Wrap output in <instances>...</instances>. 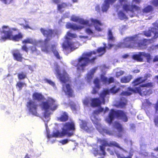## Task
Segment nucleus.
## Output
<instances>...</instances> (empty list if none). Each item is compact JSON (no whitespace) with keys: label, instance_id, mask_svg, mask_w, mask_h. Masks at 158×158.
Segmentation results:
<instances>
[{"label":"nucleus","instance_id":"obj_1","mask_svg":"<svg viewBox=\"0 0 158 158\" xmlns=\"http://www.w3.org/2000/svg\"><path fill=\"white\" fill-rule=\"evenodd\" d=\"M95 52H89L83 53L81 56L79 57L77 60H73L71 62V64L73 66L77 68L78 70H84L85 67L87 66L89 63L94 64L95 60L97 58V56H95L92 58L93 54H95Z\"/></svg>","mask_w":158,"mask_h":158},{"label":"nucleus","instance_id":"obj_2","mask_svg":"<svg viewBox=\"0 0 158 158\" xmlns=\"http://www.w3.org/2000/svg\"><path fill=\"white\" fill-rule=\"evenodd\" d=\"M1 33L3 34L0 38V41L3 42L8 40H12L15 41H19L23 38V34L19 32L17 34L13 36V31L8 26H3L2 27Z\"/></svg>","mask_w":158,"mask_h":158},{"label":"nucleus","instance_id":"obj_3","mask_svg":"<svg viewBox=\"0 0 158 158\" xmlns=\"http://www.w3.org/2000/svg\"><path fill=\"white\" fill-rule=\"evenodd\" d=\"M115 117L118 119H122L125 122L128 121V118L126 112L121 110L115 111L114 109H111L106 119V121L110 124Z\"/></svg>","mask_w":158,"mask_h":158},{"label":"nucleus","instance_id":"obj_4","mask_svg":"<svg viewBox=\"0 0 158 158\" xmlns=\"http://www.w3.org/2000/svg\"><path fill=\"white\" fill-rule=\"evenodd\" d=\"M40 106L42 109L45 110L44 116L45 118L48 117L50 116V114L47 111L48 109L54 111L58 107L57 105L55 103V101L50 98H49L46 101L42 102Z\"/></svg>","mask_w":158,"mask_h":158},{"label":"nucleus","instance_id":"obj_5","mask_svg":"<svg viewBox=\"0 0 158 158\" xmlns=\"http://www.w3.org/2000/svg\"><path fill=\"white\" fill-rule=\"evenodd\" d=\"M40 31L43 35L46 37L44 40V45L42 47V50L47 53H48L50 51V49L49 46L47 45V44L52 38L54 31L52 29H45L43 28L40 29Z\"/></svg>","mask_w":158,"mask_h":158},{"label":"nucleus","instance_id":"obj_6","mask_svg":"<svg viewBox=\"0 0 158 158\" xmlns=\"http://www.w3.org/2000/svg\"><path fill=\"white\" fill-rule=\"evenodd\" d=\"M61 134L62 135H67L68 137L73 136L76 130L73 122H67L62 124Z\"/></svg>","mask_w":158,"mask_h":158},{"label":"nucleus","instance_id":"obj_7","mask_svg":"<svg viewBox=\"0 0 158 158\" xmlns=\"http://www.w3.org/2000/svg\"><path fill=\"white\" fill-rule=\"evenodd\" d=\"M98 141L100 142L101 145L99 146L100 150L102 152V154L103 155H105L106 152H105V147L108 146L110 147H116L120 149L123 151H125L124 149L120 147L119 144L115 141H110L108 142L105 139H98Z\"/></svg>","mask_w":158,"mask_h":158},{"label":"nucleus","instance_id":"obj_8","mask_svg":"<svg viewBox=\"0 0 158 158\" xmlns=\"http://www.w3.org/2000/svg\"><path fill=\"white\" fill-rule=\"evenodd\" d=\"M132 58L133 59L138 62L143 61V58H146L147 61L150 63L152 60V56L151 54L144 52H139L137 54H134L132 55Z\"/></svg>","mask_w":158,"mask_h":158},{"label":"nucleus","instance_id":"obj_9","mask_svg":"<svg viewBox=\"0 0 158 158\" xmlns=\"http://www.w3.org/2000/svg\"><path fill=\"white\" fill-rule=\"evenodd\" d=\"M138 40L137 35L126 37L123 39L124 46L125 48H132L136 44Z\"/></svg>","mask_w":158,"mask_h":158},{"label":"nucleus","instance_id":"obj_10","mask_svg":"<svg viewBox=\"0 0 158 158\" xmlns=\"http://www.w3.org/2000/svg\"><path fill=\"white\" fill-rule=\"evenodd\" d=\"M155 27H151L148 30H145L143 32L144 35L146 37H150L152 36V33L154 34V36L152 39H156L158 38V23L156 21L152 24Z\"/></svg>","mask_w":158,"mask_h":158},{"label":"nucleus","instance_id":"obj_11","mask_svg":"<svg viewBox=\"0 0 158 158\" xmlns=\"http://www.w3.org/2000/svg\"><path fill=\"white\" fill-rule=\"evenodd\" d=\"M120 88L118 87L117 88L116 86L114 85L110 89H106L103 90L100 94V97L103 103L104 104H105V98L106 95L109 94L110 92L112 93L115 94L118 92L120 90Z\"/></svg>","mask_w":158,"mask_h":158},{"label":"nucleus","instance_id":"obj_12","mask_svg":"<svg viewBox=\"0 0 158 158\" xmlns=\"http://www.w3.org/2000/svg\"><path fill=\"white\" fill-rule=\"evenodd\" d=\"M55 70L56 76H58L61 82L65 83L69 81V75L66 71H64L62 73H60L58 65L56 67Z\"/></svg>","mask_w":158,"mask_h":158},{"label":"nucleus","instance_id":"obj_13","mask_svg":"<svg viewBox=\"0 0 158 158\" xmlns=\"http://www.w3.org/2000/svg\"><path fill=\"white\" fill-rule=\"evenodd\" d=\"M26 106L29 112L35 116L38 115L37 112L38 105L35 102L31 100H29L27 102Z\"/></svg>","mask_w":158,"mask_h":158},{"label":"nucleus","instance_id":"obj_14","mask_svg":"<svg viewBox=\"0 0 158 158\" xmlns=\"http://www.w3.org/2000/svg\"><path fill=\"white\" fill-rule=\"evenodd\" d=\"M123 9L127 12L129 11L132 13H134L135 11H138L140 10V7L138 6L127 4H125L123 5Z\"/></svg>","mask_w":158,"mask_h":158},{"label":"nucleus","instance_id":"obj_15","mask_svg":"<svg viewBox=\"0 0 158 158\" xmlns=\"http://www.w3.org/2000/svg\"><path fill=\"white\" fill-rule=\"evenodd\" d=\"M62 89L66 95L69 97H74L73 91L69 84L63 85Z\"/></svg>","mask_w":158,"mask_h":158},{"label":"nucleus","instance_id":"obj_16","mask_svg":"<svg viewBox=\"0 0 158 158\" xmlns=\"http://www.w3.org/2000/svg\"><path fill=\"white\" fill-rule=\"evenodd\" d=\"M67 39L66 43H64L62 44L63 48L65 50L68 49L69 48L71 51L76 49L74 45V43L69 38L66 37Z\"/></svg>","mask_w":158,"mask_h":158},{"label":"nucleus","instance_id":"obj_17","mask_svg":"<svg viewBox=\"0 0 158 158\" xmlns=\"http://www.w3.org/2000/svg\"><path fill=\"white\" fill-rule=\"evenodd\" d=\"M152 39H144L137 41L136 44L138 47L141 49H145L147 47V46L151 43Z\"/></svg>","mask_w":158,"mask_h":158},{"label":"nucleus","instance_id":"obj_18","mask_svg":"<svg viewBox=\"0 0 158 158\" xmlns=\"http://www.w3.org/2000/svg\"><path fill=\"white\" fill-rule=\"evenodd\" d=\"M12 53L14 60L19 62L22 61L23 59V54L20 53L19 50H14Z\"/></svg>","mask_w":158,"mask_h":158},{"label":"nucleus","instance_id":"obj_19","mask_svg":"<svg viewBox=\"0 0 158 158\" xmlns=\"http://www.w3.org/2000/svg\"><path fill=\"white\" fill-rule=\"evenodd\" d=\"M91 21L94 26L95 29L98 31H101L102 30V28L101 27L103 25L100 21L97 19H91Z\"/></svg>","mask_w":158,"mask_h":158},{"label":"nucleus","instance_id":"obj_20","mask_svg":"<svg viewBox=\"0 0 158 158\" xmlns=\"http://www.w3.org/2000/svg\"><path fill=\"white\" fill-rule=\"evenodd\" d=\"M116 0H105L102 7L103 12H106L110 7V4H113Z\"/></svg>","mask_w":158,"mask_h":158},{"label":"nucleus","instance_id":"obj_21","mask_svg":"<svg viewBox=\"0 0 158 158\" xmlns=\"http://www.w3.org/2000/svg\"><path fill=\"white\" fill-rule=\"evenodd\" d=\"M94 83L95 85L93 88L92 93L93 94H95L98 93L99 89L101 88V86L99 84V80L97 78L95 79Z\"/></svg>","mask_w":158,"mask_h":158},{"label":"nucleus","instance_id":"obj_22","mask_svg":"<svg viewBox=\"0 0 158 158\" xmlns=\"http://www.w3.org/2000/svg\"><path fill=\"white\" fill-rule=\"evenodd\" d=\"M148 74H146V78L145 79H143V77H140L134 79L132 82L133 86H135L139 84L144 82L147 79Z\"/></svg>","mask_w":158,"mask_h":158},{"label":"nucleus","instance_id":"obj_23","mask_svg":"<svg viewBox=\"0 0 158 158\" xmlns=\"http://www.w3.org/2000/svg\"><path fill=\"white\" fill-rule=\"evenodd\" d=\"M139 90L138 91V93L142 96H148L152 93V90L151 89L141 88L140 87H139Z\"/></svg>","mask_w":158,"mask_h":158},{"label":"nucleus","instance_id":"obj_24","mask_svg":"<svg viewBox=\"0 0 158 158\" xmlns=\"http://www.w3.org/2000/svg\"><path fill=\"white\" fill-rule=\"evenodd\" d=\"M66 27L68 29L71 28L73 30H81L84 28V26L77 25L70 23H68L66 25Z\"/></svg>","mask_w":158,"mask_h":158},{"label":"nucleus","instance_id":"obj_25","mask_svg":"<svg viewBox=\"0 0 158 158\" xmlns=\"http://www.w3.org/2000/svg\"><path fill=\"white\" fill-rule=\"evenodd\" d=\"M73 22H78L80 24L88 25L89 21L88 20H85L76 17H73L71 18Z\"/></svg>","mask_w":158,"mask_h":158},{"label":"nucleus","instance_id":"obj_26","mask_svg":"<svg viewBox=\"0 0 158 158\" xmlns=\"http://www.w3.org/2000/svg\"><path fill=\"white\" fill-rule=\"evenodd\" d=\"M90 119L97 129L101 127V124L99 123V119L96 115L92 114L90 116Z\"/></svg>","mask_w":158,"mask_h":158},{"label":"nucleus","instance_id":"obj_27","mask_svg":"<svg viewBox=\"0 0 158 158\" xmlns=\"http://www.w3.org/2000/svg\"><path fill=\"white\" fill-rule=\"evenodd\" d=\"M104 46L103 47H100L98 48L96 51H93L90 52H95L96 54L94 55H96L97 53H98L99 54L98 56H101L104 54L106 52V48H107V47L106 46V44H104Z\"/></svg>","mask_w":158,"mask_h":158},{"label":"nucleus","instance_id":"obj_28","mask_svg":"<svg viewBox=\"0 0 158 158\" xmlns=\"http://www.w3.org/2000/svg\"><path fill=\"white\" fill-rule=\"evenodd\" d=\"M56 45L55 44L51 45V49L56 58L60 60L62 57L60 56L58 51L56 49Z\"/></svg>","mask_w":158,"mask_h":158},{"label":"nucleus","instance_id":"obj_29","mask_svg":"<svg viewBox=\"0 0 158 158\" xmlns=\"http://www.w3.org/2000/svg\"><path fill=\"white\" fill-rule=\"evenodd\" d=\"M91 105L93 107H95L100 105L101 101L98 98H94L91 100Z\"/></svg>","mask_w":158,"mask_h":158},{"label":"nucleus","instance_id":"obj_30","mask_svg":"<svg viewBox=\"0 0 158 158\" xmlns=\"http://www.w3.org/2000/svg\"><path fill=\"white\" fill-rule=\"evenodd\" d=\"M133 76L131 75H128L121 77L120 81L122 83H129L132 79Z\"/></svg>","mask_w":158,"mask_h":158},{"label":"nucleus","instance_id":"obj_31","mask_svg":"<svg viewBox=\"0 0 158 158\" xmlns=\"http://www.w3.org/2000/svg\"><path fill=\"white\" fill-rule=\"evenodd\" d=\"M69 116L67 113L66 112H63L60 116L58 118V119L60 122H65L68 120Z\"/></svg>","mask_w":158,"mask_h":158},{"label":"nucleus","instance_id":"obj_32","mask_svg":"<svg viewBox=\"0 0 158 158\" xmlns=\"http://www.w3.org/2000/svg\"><path fill=\"white\" fill-rule=\"evenodd\" d=\"M32 98L34 100L40 101L44 99V96L40 93L35 92L32 94Z\"/></svg>","mask_w":158,"mask_h":158},{"label":"nucleus","instance_id":"obj_33","mask_svg":"<svg viewBox=\"0 0 158 158\" xmlns=\"http://www.w3.org/2000/svg\"><path fill=\"white\" fill-rule=\"evenodd\" d=\"M107 40L108 41L114 42L115 40V38L113 35L111 29H109L107 33Z\"/></svg>","mask_w":158,"mask_h":158},{"label":"nucleus","instance_id":"obj_34","mask_svg":"<svg viewBox=\"0 0 158 158\" xmlns=\"http://www.w3.org/2000/svg\"><path fill=\"white\" fill-rule=\"evenodd\" d=\"M96 69V68H93L90 71V73L87 74V80L88 81H89L91 80Z\"/></svg>","mask_w":158,"mask_h":158},{"label":"nucleus","instance_id":"obj_35","mask_svg":"<svg viewBox=\"0 0 158 158\" xmlns=\"http://www.w3.org/2000/svg\"><path fill=\"white\" fill-rule=\"evenodd\" d=\"M17 76L19 80H23L27 78V73L25 72H21L19 73Z\"/></svg>","mask_w":158,"mask_h":158},{"label":"nucleus","instance_id":"obj_36","mask_svg":"<svg viewBox=\"0 0 158 158\" xmlns=\"http://www.w3.org/2000/svg\"><path fill=\"white\" fill-rule=\"evenodd\" d=\"M153 10V8L151 5H148L143 10V12L144 13H147L152 12Z\"/></svg>","mask_w":158,"mask_h":158},{"label":"nucleus","instance_id":"obj_37","mask_svg":"<svg viewBox=\"0 0 158 158\" xmlns=\"http://www.w3.org/2000/svg\"><path fill=\"white\" fill-rule=\"evenodd\" d=\"M81 127L86 131H88L89 128L87 126V122L85 121L82 120L81 121V124L80 125Z\"/></svg>","mask_w":158,"mask_h":158},{"label":"nucleus","instance_id":"obj_38","mask_svg":"<svg viewBox=\"0 0 158 158\" xmlns=\"http://www.w3.org/2000/svg\"><path fill=\"white\" fill-rule=\"evenodd\" d=\"M123 101H120L118 103V106L121 108H123L125 107L127 105V101L125 98H123Z\"/></svg>","mask_w":158,"mask_h":158},{"label":"nucleus","instance_id":"obj_39","mask_svg":"<svg viewBox=\"0 0 158 158\" xmlns=\"http://www.w3.org/2000/svg\"><path fill=\"white\" fill-rule=\"evenodd\" d=\"M22 43L24 44H33L34 43V41L32 38H27L26 39L23 40L22 41Z\"/></svg>","mask_w":158,"mask_h":158},{"label":"nucleus","instance_id":"obj_40","mask_svg":"<svg viewBox=\"0 0 158 158\" xmlns=\"http://www.w3.org/2000/svg\"><path fill=\"white\" fill-rule=\"evenodd\" d=\"M114 126L119 132H121L123 131V128L122 125L118 122H115Z\"/></svg>","mask_w":158,"mask_h":158},{"label":"nucleus","instance_id":"obj_41","mask_svg":"<svg viewBox=\"0 0 158 158\" xmlns=\"http://www.w3.org/2000/svg\"><path fill=\"white\" fill-rule=\"evenodd\" d=\"M118 15L120 19L121 20L125 19H127V18L125 14L122 11H120L118 12Z\"/></svg>","mask_w":158,"mask_h":158},{"label":"nucleus","instance_id":"obj_42","mask_svg":"<svg viewBox=\"0 0 158 158\" xmlns=\"http://www.w3.org/2000/svg\"><path fill=\"white\" fill-rule=\"evenodd\" d=\"M53 137H62L64 135H62L61 134V131L60 132L58 130L56 131H53L52 133Z\"/></svg>","mask_w":158,"mask_h":158},{"label":"nucleus","instance_id":"obj_43","mask_svg":"<svg viewBox=\"0 0 158 158\" xmlns=\"http://www.w3.org/2000/svg\"><path fill=\"white\" fill-rule=\"evenodd\" d=\"M24 85H26V84L21 81H19L17 83L16 86L19 88L20 90H21Z\"/></svg>","mask_w":158,"mask_h":158},{"label":"nucleus","instance_id":"obj_44","mask_svg":"<svg viewBox=\"0 0 158 158\" xmlns=\"http://www.w3.org/2000/svg\"><path fill=\"white\" fill-rule=\"evenodd\" d=\"M67 6V4L64 2L62 3L61 4H58L57 5V9L59 10H60L61 9Z\"/></svg>","mask_w":158,"mask_h":158},{"label":"nucleus","instance_id":"obj_45","mask_svg":"<svg viewBox=\"0 0 158 158\" xmlns=\"http://www.w3.org/2000/svg\"><path fill=\"white\" fill-rule=\"evenodd\" d=\"M140 86L142 87H151L153 86V84L152 82H148L147 83L142 84L140 85Z\"/></svg>","mask_w":158,"mask_h":158},{"label":"nucleus","instance_id":"obj_46","mask_svg":"<svg viewBox=\"0 0 158 158\" xmlns=\"http://www.w3.org/2000/svg\"><path fill=\"white\" fill-rule=\"evenodd\" d=\"M100 79L101 81L104 83L107 84L108 78L105 77L102 74L101 75Z\"/></svg>","mask_w":158,"mask_h":158},{"label":"nucleus","instance_id":"obj_47","mask_svg":"<svg viewBox=\"0 0 158 158\" xmlns=\"http://www.w3.org/2000/svg\"><path fill=\"white\" fill-rule=\"evenodd\" d=\"M115 153L118 158H132V155H130L127 156H122L120 154L117 152H116Z\"/></svg>","mask_w":158,"mask_h":158},{"label":"nucleus","instance_id":"obj_48","mask_svg":"<svg viewBox=\"0 0 158 158\" xmlns=\"http://www.w3.org/2000/svg\"><path fill=\"white\" fill-rule=\"evenodd\" d=\"M85 31L87 34L89 35H92L94 33L93 30L89 27L86 28Z\"/></svg>","mask_w":158,"mask_h":158},{"label":"nucleus","instance_id":"obj_49","mask_svg":"<svg viewBox=\"0 0 158 158\" xmlns=\"http://www.w3.org/2000/svg\"><path fill=\"white\" fill-rule=\"evenodd\" d=\"M128 89L129 91L134 93H138V91L139 90V87H136L135 89H133L131 87H128Z\"/></svg>","mask_w":158,"mask_h":158},{"label":"nucleus","instance_id":"obj_50","mask_svg":"<svg viewBox=\"0 0 158 158\" xmlns=\"http://www.w3.org/2000/svg\"><path fill=\"white\" fill-rule=\"evenodd\" d=\"M67 36L72 38H76L77 37V35L76 34H73L71 33L69 31L67 32Z\"/></svg>","mask_w":158,"mask_h":158},{"label":"nucleus","instance_id":"obj_51","mask_svg":"<svg viewBox=\"0 0 158 158\" xmlns=\"http://www.w3.org/2000/svg\"><path fill=\"white\" fill-rule=\"evenodd\" d=\"M114 78L112 77H110L109 78H108L107 84H109L110 83H114Z\"/></svg>","mask_w":158,"mask_h":158},{"label":"nucleus","instance_id":"obj_52","mask_svg":"<svg viewBox=\"0 0 158 158\" xmlns=\"http://www.w3.org/2000/svg\"><path fill=\"white\" fill-rule=\"evenodd\" d=\"M124 72L123 71H120L119 72H116V77H118L124 74Z\"/></svg>","mask_w":158,"mask_h":158},{"label":"nucleus","instance_id":"obj_53","mask_svg":"<svg viewBox=\"0 0 158 158\" xmlns=\"http://www.w3.org/2000/svg\"><path fill=\"white\" fill-rule=\"evenodd\" d=\"M44 81L47 83H48L49 84L51 85L54 86L55 85V83L52 81L50 80H48L47 79H44Z\"/></svg>","mask_w":158,"mask_h":158},{"label":"nucleus","instance_id":"obj_54","mask_svg":"<svg viewBox=\"0 0 158 158\" xmlns=\"http://www.w3.org/2000/svg\"><path fill=\"white\" fill-rule=\"evenodd\" d=\"M117 48H120L123 47H125L124 46V41L123 42L120 43L118 44L116 46Z\"/></svg>","mask_w":158,"mask_h":158},{"label":"nucleus","instance_id":"obj_55","mask_svg":"<svg viewBox=\"0 0 158 158\" xmlns=\"http://www.w3.org/2000/svg\"><path fill=\"white\" fill-rule=\"evenodd\" d=\"M21 49L23 51H25L27 53L28 51V48L25 45H24L22 46Z\"/></svg>","mask_w":158,"mask_h":158},{"label":"nucleus","instance_id":"obj_56","mask_svg":"<svg viewBox=\"0 0 158 158\" xmlns=\"http://www.w3.org/2000/svg\"><path fill=\"white\" fill-rule=\"evenodd\" d=\"M131 93L128 91H123L122 93V95L125 96H129L131 95Z\"/></svg>","mask_w":158,"mask_h":158},{"label":"nucleus","instance_id":"obj_57","mask_svg":"<svg viewBox=\"0 0 158 158\" xmlns=\"http://www.w3.org/2000/svg\"><path fill=\"white\" fill-rule=\"evenodd\" d=\"M30 48L31 51V52L32 53L36 52L37 51V50L35 46H31L30 47Z\"/></svg>","mask_w":158,"mask_h":158},{"label":"nucleus","instance_id":"obj_58","mask_svg":"<svg viewBox=\"0 0 158 158\" xmlns=\"http://www.w3.org/2000/svg\"><path fill=\"white\" fill-rule=\"evenodd\" d=\"M154 122L155 125L158 127V116H156L154 118Z\"/></svg>","mask_w":158,"mask_h":158},{"label":"nucleus","instance_id":"obj_59","mask_svg":"<svg viewBox=\"0 0 158 158\" xmlns=\"http://www.w3.org/2000/svg\"><path fill=\"white\" fill-rule=\"evenodd\" d=\"M89 103V100L88 98L85 99L83 101L84 104L86 105H88Z\"/></svg>","mask_w":158,"mask_h":158},{"label":"nucleus","instance_id":"obj_60","mask_svg":"<svg viewBox=\"0 0 158 158\" xmlns=\"http://www.w3.org/2000/svg\"><path fill=\"white\" fill-rule=\"evenodd\" d=\"M152 4L155 6H158V0H153L152 1Z\"/></svg>","mask_w":158,"mask_h":158},{"label":"nucleus","instance_id":"obj_61","mask_svg":"<svg viewBox=\"0 0 158 158\" xmlns=\"http://www.w3.org/2000/svg\"><path fill=\"white\" fill-rule=\"evenodd\" d=\"M69 140L67 139H65L63 140H62L61 141L60 143L63 145L65 144L66 143H67L69 141Z\"/></svg>","mask_w":158,"mask_h":158},{"label":"nucleus","instance_id":"obj_62","mask_svg":"<svg viewBox=\"0 0 158 158\" xmlns=\"http://www.w3.org/2000/svg\"><path fill=\"white\" fill-rule=\"evenodd\" d=\"M145 103L148 106H151L152 105V103L149 101L148 99H146Z\"/></svg>","mask_w":158,"mask_h":158},{"label":"nucleus","instance_id":"obj_63","mask_svg":"<svg viewBox=\"0 0 158 158\" xmlns=\"http://www.w3.org/2000/svg\"><path fill=\"white\" fill-rule=\"evenodd\" d=\"M100 113L98 110H94L92 114H94L95 115H97L99 114Z\"/></svg>","mask_w":158,"mask_h":158},{"label":"nucleus","instance_id":"obj_64","mask_svg":"<svg viewBox=\"0 0 158 158\" xmlns=\"http://www.w3.org/2000/svg\"><path fill=\"white\" fill-rule=\"evenodd\" d=\"M152 61L153 62H156L158 61V55H156L155 56Z\"/></svg>","mask_w":158,"mask_h":158}]
</instances>
